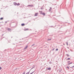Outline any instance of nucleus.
<instances>
[{"label": "nucleus", "instance_id": "f257e3e1", "mask_svg": "<svg viewBox=\"0 0 74 74\" xmlns=\"http://www.w3.org/2000/svg\"><path fill=\"white\" fill-rule=\"evenodd\" d=\"M33 72L32 73H30L29 72H28L26 74H33Z\"/></svg>", "mask_w": 74, "mask_h": 74}, {"label": "nucleus", "instance_id": "f03ea898", "mask_svg": "<svg viewBox=\"0 0 74 74\" xmlns=\"http://www.w3.org/2000/svg\"><path fill=\"white\" fill-rule=\"evenodd\" d=\"M14 4L15 5H17V3H16V2H14Z\"/></svg>", "mask_w": 74, "mask_h": 74}, {"label": "nucleus", "instance_id": "7ed1b4c3", "mask_svg": "<svg viewBox=\"0 0 74 74\" xmlns=\"http://www.w3.org/2000/svg\"><path fill=\"white\" fill-rule=\"evenodd\" d=\"M27 46H26L25 47V48H24V49H27Z\"/></svg>", "mask_w": 74, "mask_h": 74}, {"label": "nucleus", "instance_id": "20e7f679", "mask_svg": "<svg viewBox=\"0 0 74 74\" xmlns=\"http://www.w3.org/2000/svg\"><path fill=\"white\" fill-rule=\"evenodd\" d=\"M37 15H38V13H35V16H37Z\"/></svg>", "mask_w": 74, "mask_h": 74}, {"label": "nucleus", "instance_id": "39448f33", "mask_svg": "<svg viewBox=\"0 0 74 74\" xmlns=\"http://www.w3.org/2000/svg\"><path fill=\"white\" fill-rule=\"evenodd\" d=\"M47 70H50L51 69V68H47V69H46Z\"/></svg>", "mask_w": 74, "mask_h": 74}, {"label": "nucleus", "instance_id": "423d86ee", "mask_svg": "<svg viewBox=\"0 0 74 74\" xmlns=\"http://www.w3.org/2000/svg\"><path fill=\"white\" fill-rule=\"evenodd\" d=\"M17 5L18 6V5H20V3H18L17 4Z\"/></svg>", "mask_w": 74, "mask_h": 74}, {"label": "nucleus", "instance_id": "0eeeda50", "mask_svg": "<svg viewBox=\"0 0 74 74\" xmlns=\"http://www.w3.org/2000/svg\"><path fill=\"white\" fill-rule=\"evenodd\" d=\"M21 26H25V24H21Z\"/></svg>", "mask_w": 74, "mask_h": 74}, {"label": "nucleus", "instance_id": "6e6552de", "mask_svg": "<svg viewBox=\"0 0 74 74\" xmlns=\"http://www.w3.org/2000/svg\"><path fill=\"white\" fill-rule=\"evenodd\" d=\"M72 63H72V62L69 63H68V64H72Z\"/></svg>", "mask_w": 74, "mask_h": 74}, {"label": "nucleus", "instance_id": "1a4fd4ad", "mask_svg": "<svg viewBox=\"0 0 74 74\" xmlns=\"http://www.w3.org/2000/svg\"><path fill=\"white\" fill-rule=\"evenodd\" d=\"M8 30H9V31L11 30V29H10V28H8Z\"/></svg>", "mask_w": 74, "mask_h": 74}, {"label": "nucleus", "instance_id": "9d476101", "mask_svg": "<svg viewBox=\"0 0 74 74\" xmlns=\"http://www.w3.org/2000/svg\"><path fill=\"white\" fill-rule=\"evenodd\" d=\"M25 30H29V29L27 28V29H25Z\"/></svg>", "mask_w": 74, "mask_h": 74}, {"label": "nucleus", "instance_id": "9b49d317", "mask_svg": "<svg viewBox=\"0 0 74 74\" xmlns=\"http://www.w3.org/2000/svg\"><path fill=\"white\" fill-rule=\"evenodd\" d=\"M42 14V15H45V13H43Z\"/></svg>", "mask_w": 74, "mask_h": 74}, {"label": "nucleus", "instance_id": "f8f14e48", "mask_svg": "<svg viewBox=\"0 0 74 74\" xmlns=\"http://www.w3.org/2000/svg\"><path fill=\"white\" fill-rule=\"evenodd\" d=\"M3 17H2L0 18V20H3Z\"/></svg>", "mask_w": 74, "mask_h": 74}, {"label": "nucleus", "instance_id": "ddd939ff", "mask_svg": "<svg viewBox=\"0 0 74 74\" xmlns=\"http://www.w3.org/2000/svg\"><path fill=\"white\" fill-rule=\"evenodd\" d=\"M70 58H68L67 59V60H70Z\"/></svg>", "mask_w": 74, "mask_h": 74}, {"label": "nucleus", "instance_id": "4468645a", "mask_svg": "<svg viewBox=\"0 0 74 74\" xmlns=\"http://www.w3.org/2000/svg\"><path fill=\"white\" fill-rule=\"evenodd\" d=\"M52 10V8H50V9H49V11H51Z\"/></svg>", "mask_w": 74, "mask_h": 74}, {"label": "nucleus", "instance_id": "2eb2a0df", "mask_svg": "<svg viewBox=\"0 0 74 74\" xmlns=\"http://www.w3.org/2000/svg\"><path fill=\"white\" fill-rule=\"evenodd\" d=\"M52 40V39H51H51H48V40L49 41H50V40Z\"/></svg>", "mask_w": 74, "mask_h": 74}, {"label": "nucleus", "instance_id": "dca6fc26", "mask_svg": "<svg viewBox=\"0 0 74 74\" xmlns=\"http://www.w3.org/2000/svg\"><path fill=\"white\" fill-rule=\"evenodd\" d=\"M56 51H58V49H56Z\"/></svg>", "mask_w": 74, "mask_h": 74}, {"label": "nucleus", "instance_id": "f3484780", "mask_svg": "<svg viewBox=\"0 0 74 74\" xmlns=\"http://www.w3.org/2000/svg\"><path fill=\"white\" fill-rule=\"evenodd\" d=\"M66 68H67L68 69H69V67H66Z\"/></svg>", "mask_w": 74, "mask_h": 74}, {"label": "nucleus", "instance_id": "a211bd4d", "mask_svg": "<svg viewBox=\"0 0 74 74\" xmlns=\"http://www.w3.org/2000/svg\"><path fill=\"white\" fill-rule=\"evenodd\" d=\"M25 74V72H24L23 74Z\"/></svg>", "mask_w": 74, "mask_h": 74}, {"label": "nucleus", "instance_id": "6ab92c4d", "mask_svg": "<svg viewBox=\"0 0 74 74\" xmlns=\"http://www.w3.org/2000/svg\"><path fill=\"white\" fill-rule=\"evenodd\" d=\"M0 70H1V67H0Z\"/></svg>", "mask_w": 74, "mask_h": 74}, {"label": "nucleus", "instance_id": "aec40b11", "mask_svg": "<svg viewBox=\"0 0 74 74\" xmlns=\"http://www.w3.org/2000/svg\"><path fill=\"white\" fill-rule=\"evenodd\" d=\"M54 49H52V51H53V50H54Z\"/></svg>", "mask_w": 74, "mask_h": 74}, {"label": "nucleus", "instance_id": "412c9836", "mask_svg": "<svg viewBox=\"0 0 74 74\" xmlns=\"http://www.w3.org/2000/svg\"><path fill=\"white\" fill-rule=\"evenodd\" d=\"M67 44V45H68V43L67 42L66 43Z\"/></svg>", "mask_w": 74, "mask_h": 74}, {"label": "nucleus", "instance_id": "4be33fe9", "mask_svg": "<svg viewBox=\"0 0 74 74\" xmlns=\"http://www.w3.org/2000/svg\"><path fill=\"white\" fill-rule=\"evenodd\" d=\"M34 44L33 45H32V46H34Z\"/></svg>", "mask_w": 74, "mask_h": 74}, {"label": "nucleus", "instance_id": "5701e85b", "mask_svg": "<svg viewBox=\"0 0 74 74\" xmlns=\"http://www.w3.org/2000/svg\"><path fill=\"white\" fill-rule=\"evenodd\" d=\"M73 67H74V66H72V68H73Z\"/></svg>", "mask_w": 74, "mask_h": 74}, {"label": "nucleus", "instance_id": "b1692460", "mask_svg": "<svg viewBox=\"0 0 74 74\" xmlns=\"http://www.w3.org/2000/svg\"><path fill=\"white\" fill-rule=\"evenodd\" d=\"M70 61H68V62H70Z\"/></svg>", "mask_w": 74, "mask_h": 74}, {"label": "nucleus", "instance_id": "393cba45", "mask_svg": "<svg viewBox=\"0 0 74 74\" xmlns=\"http://www.w3.org/2000/svg\"><path fill=\"white\" fill-rule=\"evenodd\" d=\"M30 5H29V6H30Z\"/></svg>", "mask_w": 74, "mask_h": 74}, {"label": "nucleus", "instance_id": "a878e982", "mask_svg": "<svg viewBox=\"0 0 74 74\" xmlns=\"http://www.w3.org/2000/svg\"><path fill=\"white\" fill-rule=\"evenodd\" d=\"M41 12H42V11H41Z\"/></svg>", "mask_w": 74, "mask_h": 74}]
</instances>
